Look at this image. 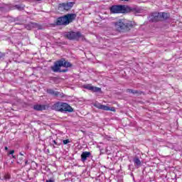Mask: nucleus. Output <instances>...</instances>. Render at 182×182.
I'll use <instances>...</instances> for the list:
<instances>
[{"label": "nucleus", "instance_id": "obj_8", "mask_svg": "<svg viewBox=\"0 0 182 182\" xmlns=\"http://www.w3.org/2000/svg\"><path fill=\"white\" fill-rule=\"evenodd\" d=\"M73 6V3H62L59 4V9H64V11H69Z\"/></svg>", "mask_w": 182, "mask_h": 182}, {"label": "nucleus", "instance_id": "obj_2", "mask_svg": "<svg viewBox=\"0 0 182 182\" xmlns=\"http://www.w3.org/2000/svg\"><path fill=\"white\" fill-rule=\"evenodd\" d=\"M60 68H72V64L65 60H60L55 63L51 69L53 72H68V69L60 70Z\"/></svg>", "mask_w": 182, "mask_h": 182}, {"label": "nucleus", "instance_id": "obj_3", "mask_svg": "<svg viewBox=\"0 0 182 182\" xmlns=\"http://www.w3.org/2000/svg\"><path fill=\"white\" fill-rule=\"evenodd\" d=\"M52 109L56 112H60L61 113H65V112L72 113V112H73V108L68 105V103L65 102H56L52 106Z\"/></svg>", "mask_w": 182, "mask_h": 182}, {"label": "nucleus", "instance_id": "obj_14", "mask_svg": "<svg viewBox=\"0 0 182 182\" xmlns=\"http://www.w3.org/2000/svg\"><path fill=\"white\" fill-rule=\"evenodd\" d=\"M133 161L134 163L135 167H139V166H141V161L138 157L134 158Z\"/></svg>", "mask_w": 182, "mask_h": 182}, {"label": "nucleus", "instance_id": "obj_29", "mask_svg": "<svg viewBox=\"0 0 182 182\" xmlns=\"http://www.w3.org/2000/svg\"><path fill=\"white\" fill-rule=\"evenodd\" d=\"M37 1H41V0H37Z\"/></svg>", "mask_w": 182, "mask_h": 182}, {"label": "nucleus", "instance_id": "obj_9", "mask_svg": "<svg viewBox=\"0 0 182 182\" xmlns=\"http://www.w3.org/2000/svg\"><path fill=\"white\" fill-rule=\"evenodd\" d=\"M159 16L160 13H152L149 17V21L150 22H157V21H160Z\"/></svg>", "mask_w": 182, "mask_h": 182}, {"label": "nucleus", "instance_id": "obj_26", "mask_svg": "<svg viewBox=\"0 0 182 182\" xmlns=\"http://www.w3.org/2000/svg\"><path fill=\"white\" fill-rule=\"evenodd\" d=\"M12 158H13V159H16L15 155H12Z\"/></svg>", "mask_w": 182, "mask_h": 182}, {"label": "nucleus", "instance_id": "obj_7", "mask_svg": "<svg viewBox=\"0 0 182 182\" xmlns=\"http://www.w3.org/2000/svg\"><path fill=\"white\" fill-rule=\"evenodd\" d=\"M84 89H87V90H91V92H101L102 89L97 87H93L92 84H87L83 85Z\"/></svg>", "mask_w": 182, "mask_h": 182}, {"label": "nucleus", "instance_id": "obj_11", "mask_svg": "<svg viewBox=\"0 0 182 182\" xmlns=\"http://www.w3.org/2000/svg\"><path fill=\"white\" fill-rule=\"evenodd\" d=\"M115 26L116 28H117L119 29H123L125 26L124 23H123V21L119 20V21H117V23H115Z\"/></svg>", "mask_w": 182, "mask_h": 182}, {"label": "nucleus", "instance_id": "obj_4", "mask_svg": "<svg viewBox=\"0 0 182 182\" xmlns=\"http://www.w3.org/2000/svg\"><path fill=\"white\" fill-rule=\"evenodd\" d=\"M76 19V14H69L64 16L60 17L57 20V25H69L70 22H73Z\"/></svg>", "mask_w": 182, "mask_h": 182}, {"label": "nucleus", "instance_id": "obj_18", "mask_svg": "<svg viewBox=\"0 0 182 182\" xmlns=\"http://www.w3.org/2000/svg\"><path fill=\"white\" fill-rule=\"evenodd\" d=\"M127 26H128L129 28L132 27V26H134V22H129L127 24Z\"/></svg>", "mask_w": 182, "mask_h": 182}, {"label": "nucleus", "instance_id": "obj_19", "mask_svg": "<svg viewBox=\"0 0 182 182\" xmlns=\"http://www.w3.org/2000/svg\"><path fill=\"white\" fill-rule=\"evenodd\" d=\"M63 143V144H68V143H70V141L69 139H64Z\"/></svg>", "mask_w": 182, "mask_h": 182}, {"label": "nucleus", "instance_id": "obj_27", "mask_svg": "<svg viewBox=\"0 0 182 182\" xmlns=\"http://www.w3.org/2000/svg\"><path fill=\"white\" fill-rule=\"evenodd\" d=\"M121 1H124L125 2H127V1H129V0H121Z\"/></svg>", "mask_w": 182, "mask_h": 182}, {"label": "nucleus", "instance_id": "obj_15", "mask_svg": "<svg viewBox=\"0 0 182 182\" xmlns=\"http://www.w3.org/2000/svg\"><path fill=\"white\" fill-rule=\"evenodd\" d=\"M47 92L50 95H53L54 96H58L59 95V92L55 91L53 90H48Z\"/></svg>", "mask_w": 182, "mask_h": 182}, {"label": "nucleus", "instance_id": "obj_1", "mask_svg": "<svg viewBox=\"0 0 182 182\" xmlns=\"http://www.w3.org/2000/svg\"><path fill=\"white\" fill-rule=\"evenodd\" d=\"M111 14H129L133 12V9L126 5H114L110 7Z\"/></svg>", "mask_w": 182, "mask_h": 182}, {"label": "nucleus", "instance_id": "obj_13", "mask_svg": "<svg viewBox=\"0 0 182 182\" xmlns=\"http://www.w3.org/2000/svg\"><path fill=\"white\" fill-rule=\"evenodd\" d=\"M46 109V107L45 105H36L33 106V109L34 110H45Z\"/></svg>", "mask_w": 182, "mask_h": 182}, {"label": "nucleus", "instance_id": "obj_22", "mask_svg": "<svg viewBox=\"0 0 182 182\" xmlns=\"http://www.w3.org/2000/svg\"><path fill=\"white\" fill-rule=\"evenodd\" d=\"M46 182H55V181H53V180H52V179H50V180L46 181Z\"/></svg>", "mask_w": 182, "mask_h": 182}, {"label": "nucleus", "instance_id": "obj_21", "mask_svg": "<svg viewBox=\"0 0 182 182\" xmlns=\"http://www.w3.org/2000/svg\"><path fill=\"white\" fill-rule=\"evenodd\" d=\"M129 92L130 93H136V92L134 90H129Z\"/></svg>", "mask_w": 182, "mask_h": 182}, {"label": "nucleus", "instance_id": "obj_28", "mask_svg": "<svg viewBox=\"0 0 182 182\" xmlns=\"http://www.w3.org/2000/svg\"><path fill=\"white\" fill-rule=\"evenodd\" d=\"M28 164V161H26V164Z\"/></svg>", "mask_w": 182, "mask_h": 182}, {"label": "nucleus", "instance_id": "obj_25", "mask_svg": "<svg viewBox=\"0 0 182 182\" xmlns=\"http://www.w3.org/2000/svg\"><path fill=\"white\" fill-rule=\"evenodd\" d=\"M20 156H23V154L22 152L19 153Z\"/></svg>", "mask_w": 182, "mask_h": 182}, {"label": "nucleus", "instance_id": "obj_12", "mask_svg": "<svg viewBox=\"0 0 182 182\" xmlns=\"http://www.w3.org/2000/svg\"><path fill=\"white\" fill-rule=\"evenodd\" d=\"M170 16V14H168V13H159V21L160 20H164V19H167L168 17Z\"/></svg>", "mask_w": 182, "mask_h": 182}, {"label": "nucleus", "instance_id": "obj_10", "mask_svg": "<svg viewBox=\"0 0 182 182\" xmlns=\"http://www.w3.org/2000/svg\"><path fill=\"white\" fill-rule=\"evenodd\" d=\"M90 152L89 151H84L81 154V160L82 161H86L87 160V158L90 157Z\"/></svg>", "mask_w": 182, "mask_h": 182}, {"label": "nucleus", "instance_id": "obj_16", "mask_svg": "<svg viewBox=\"0 0 182 182\" xmlns=\"http://www.w3.org/2000/svg\"><path fill=\"white\" fill-rule=\"evenodd\" d=\"M32 26H33V23H30V24H28L26 28V29H28V31H31V29H32Z\"/></svg>", "mask_w": 182, "mask_h": 182}, {"label": "nucleus", "instance_id": "obj_20", "mask_svg": "<svg viewBox=\"0 0 182 182\" xmlns=\"http://www.w3.org/2000/svg\"><path fill=\"white\" fill-rule=\"evenodd\" d=\"M14 153H15V151L14 150H11V151H9V154H11V156H13Z\"/></svg>", "mask_w": 182, "mask_h": 182}, {"label": "nucleus", "instance_id": "obj_17", "mask_svg": "<svg viewBox=\"0 0 182 182\" xmlns=\"http://www.w3.org/2000/svg\"><path fill=\"white\" fill-rule=\"evenodd\" d=\"M9 178H11V175L9 173L4 175V180H9Z\"/></svg>", "mask_w": 182, "mask_h": 182}, {"label": "nucleus", "instance_id": "obj_5", "mask_svg": "<svg viewBox=\"0 0 182 182\" xmlns=\"http://www.w3.org/2000/svg\"><path fill=\"white\" fill-rule=\"evenodd\" d=\"M65 36L68 39L77 41L82 38V33L80 32H67L65 33Z\"/></svg>", "mask_w": 182, "mask_h": 182}, {"label": "nucleus", "instance_id": "obj_6", "mask_svg": "<svg viewBox=\"0 0 182 182\" xmlns=\"http://www.w3.org/2000/svg\"><path fill=\"white\" fill-rule=\"evenodd\" d=\"M95 107H97V109H100V110H105L107 112H116V109L114 107H107L106 105H103L102 104H95Z\"/></svg>", "mask_w": 182, "mask_h": 182}, {"label": "nucleus", "instance_id": "obj_23", "mask_svg": "<svg viewBox=\"0 0 182 182\" xmlns=\"http://www.w3.org/2000/svg\"><path fill=\"white\" fill-rule=\"evenodd\" d=\"M53 142L54 143V144L58 145V142H56V141H55V140H53Z\"/></svg>", "mask_w": 182, "mask_h": 182}, {"label": "nucleus", "instance_id": "obj_24", "mask_svg": "<svg viewBox=\"0 0 182 182\" xmlns=\"http://www.w3.org/2000/svg\"><path fill=\"white\" fill-rule=\"evenodd\" d=\"M4 150H8V146H5Z\"/></svg>", "mask_w": 182, "mask_h": 182}]
</instances>
